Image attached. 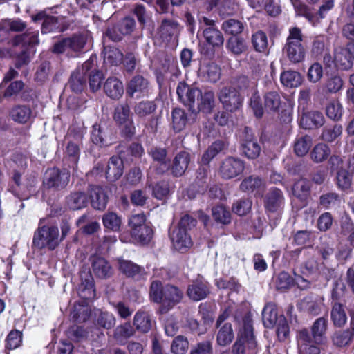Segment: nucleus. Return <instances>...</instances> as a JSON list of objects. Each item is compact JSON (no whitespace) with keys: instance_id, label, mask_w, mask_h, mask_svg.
Returning <instances> with one entry per match:
<instances>
[{"instance_id":"obj_1","label":"nucleus","mask_w":354,"mask_h":354,"mask_svg":"<svg viewBox=\"0 0 354 354\" xmlns=\"http://www.w3.org/2000/svg\"><path fill=\"white\" fill-rule=\"evenodd\" d=\"M257 343L255 339L250 315H245L240 324L237 339L232 346L233 354H257Z\"/></svg>"},{"instance_id":"obj_2","label":"nucleus","mask_w":354,"mask_h":354,"mask_svg":"<svg viewBox=\"0 0 354 354\" xmlns=\"http://www.w3.org/2000/svg\"><path fill=\"white\" fill-rule=\"evenodd\" d=\"M196 224V221L187 214L181 218L178 227L170 232V239L176 250L180 251L192 245V242L188 230Z\"/></svg>"},{"instance_id":"obj_3","label":"nucleus","mask_w":354,"mask_h":354,"mask_svg":"<svg viewBox=\"0 0 354 354\" xmlns=\"http://www.w3.org/2000/svg\"><path fill=\"white\" fill-rule=\"evenodd\" d=\"M59 243V232L57 226L44 225L35 232L33 245L39 249L47 248L53 250Z\"/></svg>"},{"instance_id":"obj_4","label":"nucleus","mask_w":354,"mask_h":354,"mask_svg":"<svg viewBox=\"0 0 354 354\" xmlns=\"http://www.w3.org/2000/svg\"><path fill=\"white\" fill-rule=\"evenodd\" d=\"M302 39L303 36L299 28L295 27L290 29L284 51L292 62H300L304 59L305 51L301 44Z\"/></svg>"},{"instance_id":"obj_5","label":"nucleus","mask_w":354,"mask_h":354,"mask_svg":"<svg viewBox=\"0 0 354 354\" xmlns=\"http://www.w3.org/2000/svg\"><path fill=\"white\" fill-rule=\"evenodd\" d=\"M86 41L87 34L75 35L56 43L53 47V52L56 53H66L71 56H75L73 53L80 52L84 48Z\"/></svg>"},{"instance_id":"obj_6","label":"nucleus","mask_w":354,"mask_h":354,"mask_svg":"<svg viewBox=\"0 0 354 354\" xmlns=\"http://www.w3.org/2000/svg\"><path fill=\"white\" fill-rule=\"evenodd\" d=\"M113 118L121 127L122 132L124 135L127 137H132L135 134L136 127L128 104H119L115 109Z\"/></svg>"},{"instance_id":"obj_7","label":"nucleus","mask_w":354,"mask_h":354,"mask_svg":"<svg viewBox=\"0 0 354 354\" xmlns=\"http://www.w3.org/2000/svg\"><path fill=\"white\" fill-rule=\"evenodd\" d=\"M200 29L203 31V35L205 41L215 47L223 45L224 39L222 33L215 26V21L206 17H199Z\"/></svg>"},{"instance_id":"obj_8","label":"nucleus","mask_w":354,"mask_h":354,"mask_svg":"<svg viewBox=\"0 0 354 354\" xmlns=\"http://www.w3.org/2000/svg\"><path fill=\"white\" fill-rule=\"evenodd\" d=\"M223 108L228 111H234L240 108L243 100L238 91L232 86L221 88L218 94Z\"/></svg>"},{"instance_id":"obj_9","label":"nucleus","mask_w":354,"mask_h":354,"mask_svg":"<svg viewBox=\"0 0 354 354\" xmlns=\"http://www.w3.org/2000/svg\"><path fill=\"white\" fill-rule=\"evenodd\" d=\"M70 174L66 170L48 169L44 176V184L48 187L64 188L69 182Z\"/></svg>"},{"instance_id":"obj_10","label":"nucleus","mask_w":354,"mask_h":354,"mask_svg":"<svg viewBox=\"0 0 354 354\" xmlns=\"http://www.w3.org/2000/svg\"><path fill=\"white\" fill-rule=\"evenodd\" d=\"M245 168L243 160L239 158L228 157L220 167V174L225 179H231L242 174Z\"/></svg>"},{"instance_id":"obj_11","label":"nucleus","mask_w":354,"mask_h":354,"mask_svg":"<svg viewBox=\"0 0 354 354\" xmlns=\"http://www.w3.org/2000/svg\"><path fill=\"white\" fill-rule=\"evenodd\" d=\"M83 138V134L81 131L73 133V129L68 130L66 140L68 141L66 149V154L70 157L72 161L76 164L80 156V145Z\"/></svg>"},{"instance_id":"obj_12","label":"nucleus","mask_w":354,"mask_h":354,"mask_svg":"<svg viewBox=\"0 0 354 354\" xmlns=\"http://www.w3.org/2000/svg\"><path fill=\"white\" fill-rule=\"evenodd\" d=\"M81 283L78 286V295L83 301H91L95 297L93 278L88 272L80 274Z\"/></svg>"},{"instance_id":"obj_13","label":"nucleus","mask_w":354,"mask_h":354,"mask_svg":"<svg viewBox=\"0 0 354 354\" xmlns=\"http://www.w3.org/2000/svg\"><path fill=\"white\" fill-rule=\"evenodd\" d=\"M135 21L131 17H125L120 24L109 29L106 35L113 41L121 40L123 35L130 34L134 29Z\"/></svg>"},{"instance_id":"obj_14","label":"nucleus","mask_w":354,"mask_h":354,"mask_svg":"<svg viewBox=\"0 0 354 354\" xmlns=\"http://www.w3.org/2000/svg\"><path fill=\"white\" fill-rule=\"evenodd\" d=\"M176 93L179 100L185 106H192L198 100L201 91L197 88L190 87L184 82H180L176 88Z\"/></svg>"},{"instance_id":"obj_15","label":"nucleus","mask_w":354,"mask_h":354,"mask_svg":"<svg viewBox=\"0 0 354 354\" xmlns=\"http://www.w3.org/2000/svg\"><path fill=\"white\" fill-rule=\"evenodd\" d=\"M183 292L174 286L167 285L164 287V296L162 304V311L167 312L178 304L183 298Z\"/></svg>"},{"instance_id":"obj_16","label":"nucleus","mask_w":354,"mask_h":354,"mask_svg":"<svg viewBox=\"0 0 354 354\" xmlns=\"http://www.w3.org/2000/svg\"><path fill=\"white\" fill-rule=\"evenodd\" d=\"M149 82L142 76L136 75L128 84L127 93L131 97H140L149 93Z\"/></svg>"},{"instance_id":"obj_17","label":"nucleus","mask_w":354,"mask_h":354,"mask_svg":"<svg viewBox=\"0 0 354 354\" xmlns=\"http://www.w3.org/2000/svg\"><path fill=\"white\" fill-rule=\"evenodd\" d=\"M119 270L127 277L136 278L137 279H144L146 275L144 268L129 260L123 259H118Z\"/></svg>"},{"instance_id":"obj_18","label":"nucleus","mask_w":354,"mask_h":354,"mask_svg":"<svg viewBox=\"0 0 354 354\" xmlns=\"http://www.w3.org/2000/svg\"><path fill=\"white\" fill-rule=\"evenodd\" d=\"M209 293L208 283L200 278L192 281L187 290V296L194 301H200L205 299Z\"/></svg>"},{"instance_id":"obj_19","label":"nucleus","mask_w":354,"mask_h":354,"mask_svg":"<svg viewBox=\"0 0 354 354\" xmlns=\"http://www.w3.org/2000/svg\"><path fill=\"white\" fill-rule=\"evenodd\" d=\"M91 270L93 274L100 279H107L113 274V269L110 263L101 257H92Z\"/></svg>"},{"instance_id":"obj_20","label":"nucleus","mask_w":354,"mask_h":354,"mask_svg":"<svg viewBox=\"0 0 354 354\" xmlns=\"http://www.w3.org/2000/svg\"><path fill=\"white\" fill-rule=\"evenodd\" d=\"M180 30L178 23L173 19H164L158 28V34L164 41H169Z\"/></svg>"},{"instance_id":"obj_21","label":"nucleus","mask_w":354,"mask_h":354,"mask_svg":"<svg viewBox=\"0 0 354 354\" xmlns=\"http://www.w3.org/2000/svg\"><path fill=\"white\" fill-rule=\"evenodd\" d=\"M324 123V117L321 112L312 111L302 114L300 124L305 129H313L322 127Z\"/></svg>"},{"instance_id":"obj_22","label":"nucleus","mask_w":354,"mask_h":354,"mask_svg":"<svg viewBox=\"0 0 354 354\" xmlns=\"http://www.w3.org/2000/svg\"><path fill=\"white\" fill-rule=\"evenodd\" d=\"M324 299L319 296H307L304 297L299 303V306L301 310L317 315L322 312L324 308Z\"/></svg>"},{"instance_id":"obj_23","label":"nucleus","mask_w":354,"mask_h":354,"mask_svg":"<svg viewBox=\"0 0 354 354\" xmlns=\"http://www.w3.org/2000/svg\"><path fill=\"white\" fill-rule=\"evenodd\" d=\"M104 91L110 98L119 100L124 93V86L118 78L110 77L104 82Z\"/></svg>"},{"instance_id":"obj_24","label":"nucleus","mask_w":354,"mask_h":354,"mask_svg":"<svg viewBox=\"0 0 354 354\" xmlns=\"http://www.w3.org/2000/svg\"><path fill=\"white\" fill-rule=\"evenodd\" d=\"M15 46L21 45L24 48H33L39 44V32L32 28H28L26 32L17 35L13 40Z\"/></svg>"},{"instance_id":"obj_25","label":"nucleus","mask_w":354,"mask_h":354,"mask_svg":"<svg viewBox=\"0 0 354 354\" xmlns=\"http://www.w3.org/2000/svg\"><path fill=\"white\" fill-rule=\"evenodd\" d=\"M10 117L15 122L26 124L31 120L32 111L28 105H15L10 111Z\"/></svg>"},{"instance_id":"obj_26","label":"nucleus","mask_w":354,"mask_h":354,"mask_svg":"<svg viewBox=\"0 0 354 354\" xmlns=\"http://www.w3.org/2000/svg\"><path fill=\"white\" fill-rule=\"evenodd\" d=\"M90 196L92 206L97 209H104L108 202V196L105 188L92 186L90 189Z\"/></svg>"},{"instance_id":"obj_27","label":"nucleus","mask_w":354,"mask_h":354,"mask_svg":"<svg viewBox=\"0 0 354 354\" xmlns=\"http://www.w3.org/2000/svg\"><path fill=\"white\" fill-rule=\"evenodd\" d=\"M334 63L336 67L341 70H348L352 66L353 60L348 48L339 47L335 48Z\"/></svg>"},{"instance_id":"obj_28","label":"nucleus","mask_w":354,"mask_h":354,"mask_svg":"<svg viewBox=\"0 0 354 354\" xmlns=\"http://www.w3.org/2000/svg\"><path fill=\"white\" fill-rule=\"evenodd\" d=\"M123 162L118 156H112L107 165L106 177L109 181H115L123 174Z\"/></svg>"},{"instance_id":"obj_29","label":"nucleus","mask_w":354,"mask_h":354,"mask_svg":"<svg viewBox=\"0 0 354 354\" xmlns=\"http://www.w3.org/2000/svg\"><path fill=\"white\" fill-rule=\"evenodd\" d=\"M199 75L210 82H216L221 77V68L213 62L203 63L201 65Z\"/></svg>"},{"instance_id":"obj_30","label":"nucleus","mask_w":354,"mask_h":354,"mask_svg":"<svg viewBox=\"0 0 354 354\" xmlns=\"http://www.w3.org/2000/svg\"><path fill=\"white\" fill-rule=\"evenodd\" d=\"M283 204V197L280 189H271L266 196L265 207L271 212L279 210Z\"/></svg>"},{"instance_id":"obj_31","label":"nucleus","mask_w":354,"mask_h":354,"mask_svg":"<svg viewBox=\"0 0 354 354\" xmlns=\"http://www.w3.org/2000/svg\"><path fill=\"white\" fill-rule=\"evenodd\" d=\"M190 155L186 151L179 152L174 158L171 166L172 174L176 176H182L188 167Z\"/></svg>"},{"instance_id":"obj_32","label":"nucleus","mask_w":354,"mask_h":354,"mask_svg":"<svg viewBox=\"0 0 354 354\" xmlns=\"http://www.w3.org/2000/svg\"><path fill=\"white\" fill-rule=\"evenodd\" d=\"M328 321L324 317H319L315 320L311 328L312 336L316 344H322L326 339Z\"/></svg>"},{"instance_id":"obj_33","label":"nucleus","mask_w":354,"mask_h":354,"mask_svg":"<svg viewBox=\"0 0 354 354\" xmlns=\"http://www.w3.org/2000/svg\"><path fill=\"white\" fill-rule=\"evenodd\" d=\"M297 15L303 16L313 26L319 22L320 18L317 14H314L306 5L300 0H291Z\"/></svg>"},{"instance_id":"obj_34","label":"nucleus","mask_w":354,"mask_h":354,"mask_svg":"<svg viewBox=\"0 0 354 354\" xmlns=\"http://www.w3.org/2000/svg\"><path fill=\"white\" fill-rule=\"evenodd\" d=\"M26 28V24L21 19H13L4 21L0 28V41L7 36L8 31L20 32Z\"/></svg>"},{"instance_id":"obj_35","label":"nucleus","mask_w":354,"mask_h":354,"mask_svg":"<svg viewBox=\"0 0 354 354\" xmlns=\"http://www.w3.org/2000/svg\"><path fill=\"white\" fill-rule=\"evenodd\" d=\"M218 328L216 342L218 345L225 346L229 345L234 339V332L230 323H224Z\"/></svg>"},{"instance_id":"obj_36","label":"nucleus","mask_w":354,"mask_h":354,"mask_svg":"<svg viewBox=\"0 0 354 354\" xmlns=\"http://www.w3.org/2000/svg\"><path fill=\"white\" fill-rule=\"evenodd\" d=\"M133 325L142 333L149 332L152 327L150 315L145 311H138L134 316Z\"/></svg>"},{"instance_id":"obj_37","label":"nucleus","mask_w":354,"mask_h":354,"mask_svg":"<svg viewBox=\"0 0 354 354\" xmlns=\"http://www.w3.org/2000/svg\"><path fill=\"white\" fill-rule=\"evenodd\" d=\"M90 313L91 310L86 301L78 302L74 304L71 316L74 322L82 323L87 320Z\"/></svg>"},{"instance_id":"obj_38","label":"nucleus","mask_w":354,"mask_h":354,"mask_svg":"<svg viewBox=\"0 0 354 354\" xmlns=\"http://www.w3.org/2000/svg\"><path fill=\"white\" fill-rule=\"evenodd\" d=\"M171 119L172 128L176 132L184 129L188 122L187 113L180 108L173 109L171 112Z\"/></svg>"},{"instance_id":"obj_39","label":"nucleus","mask_w":354,"mask_h":354,"mask_svg":"<svg viewBox=\"0 0 354 354\" xmlns=\"http://www.w3.org/2000/svg\"><path fill=\"white\" fill-rule=\"evenodd\" d=\"M280 80L283 86L294 88L299 86L301 84L302 77L299 73L290 70L281 73Z\"/></svg>"},{"instance_id":"obj_40","label":"nucleus","mask_w":354,"mask_h":354,"mask_svg":"<svg viewBox=\"0 0 354 354\" xmlns=\"http://www.w3.org/2000/svg\"><path fill=\"white\" fill-rule=\"evenodd\" d=\"M264 186L263 181L258 176H250L245 178L240 185V189L243 192H259Z\"/></svg>"},{"instance_id":"obj_41","label":"nucleus","mask_w":354,"mask_h":354,"mask_svg":"<svg viewBox=\"0 0 354 354\" xmlns=\"http://www.w3.org/2000/svg\"><path fill=\"white\" fill-rule=\"evenodd\" d=\"M87 203L88 198L83 192L73 193L66 198V204L68 207L73 210H77L85 207Z\"/></svg>"},{"instance_id":"obj_42","label":"nucleus","mask_w":354,"mask_h":354,"mask_svg":"<svg viewBox=\"0 0 354 354\" xmlns=\"http://www.w3.org/2000/svg\"><path fill=\"white\" fill-rule=\"evenodd\" d=\"M91 138L94 144L101 147L111 144V141L108 139L104 128L98 124H95L93 126Z\"/></svg>"},{"instance_id":"obj_43","label":"nucleus","mask_w":354,"mask_h":354,"mask_svg":"<svg viewBox=\"0 0 354 354\" xmlns=\"http://www.w3.org/2000/svg\"><path fill=\"white\" fill-rule=\"evenodd\" d=\"M312 138L310 136L297 137L295 141L294 150L298 156L306 155L312 146Z\"/></svg>"},{"instance_id":"obj_44","label":"nucleus","mask_w":354,"mask_h":354,"mask_svg":"<svg viewBox=\"0 0 354 354\" xmlns=\"http://www.w3.org/2000/svg\"><path fill=\"white\" fill-rule=\"evenodd\" d=\"M227 48L234 55H241L248 49L245 40L239 37H232L227 42Z\"/></svg>"},{"instance_id":"obj_45","label":"nucleus","mask_w":354,"mask_h":354,"mask_svg":"<svg viewBox=\"0 0 354 354\" xmlns=\"http://www.w3.org/2000/svg\"><path fill=\"white\" fill-rule=\"evenodd\" d=\"M331 319L335 326H343L347 320L344 308L339 303H335L331 310Z\"/></svg>"},{"instance_id":"obj_46","label":"nucleus","mask_w":354,"mask_h":354,"mask_svg":"<svg viewBox=\"0 0 354 354\" xmlns=\"http://www.w3.org/2000/svg\"><path fill=\"white\" fill-rule=\"evenodd\" d=\"M261 147L257 141L247 139L242 144V152L249 159H254L259 156Z\"/></svg>"},{"instance_id":"obj_47","label":"nucleus","mask_w":354,"mask_h":354,"mask_svg":"<svg viewBox=\"0 0 354 354\" xmlns=\"http://www.w3.org/2000/svg\"><path fill=\"white\" fill-rule=\"evenodd\" d=\"M123 59L122 53L116 48L106 46L104 50V61L110 65H118Z\"/></svg>"},{"instance_id":"obj_48","label":"nucleus","mask_w":354,"mask_h":354,"mask_svg":"<svg viewBox=\"0 0 354 354\" xmlns=\"http://www.w3.org/2000/svg\"><path fill=\"white\" fill-rule=\"evenodd\" d=\"M252 44L257 52L265 53L268 49L267 35L261 30H259L252 35Z\"/></svg>"},{"instance_id":"obj_49","label":"nucleus","mask_w":354,"mask_h":354,"mask_svg":"<svg viewBox=\"0 0 354 354\" xmlns=\"http://www.w3.org/2000/svg\"><path fill=\"white\" fill-rule=\"evenodd\" d=\"M104 226L112 231H119L122 223V219L117 214L109 212L102 217Z\"/></svg>"},{"instance_id":"obj_50","label":"nucleus","mask_w":354,"mask_h":354,"mask_svg":"<svg viewBox=\"0 0 354 354\" xmlns=\"http://www.w3.org/2000/svg\"><path fill=\"white\" fill-rule=\"evenodd\" d=\"M224 144L222 141L217 140L213 142L204 153L201 158V162L207 165L220 151L223 150Z\"/></svg>"},{"instance_id":"obj_51","label":"nucleus","mask_w":354,"mask_h":354,"mask_svg":"<svg viewBox=\"0 0 354 354\" xmlns=\"http://www.w3.org/2000/svg\"><path fill=\"white\" fill-rule=\"evenodd\" d=\"M329 147L323 143H319L313 148L310 153L311 159L316 162L324 161L330 155Z\"/></svg>"},{"instance_id":"obj_52","label":"nucleus","mask_w":354,"mask_h":354,"mask_svg":"<svg viewBox=\"0 0 354 354\" xmlns=\"http://www.w3.org/2000/svg\"><path fill=\"white\" fill-rule=\"evenodd\" d=\"M201 100L198 104L200 110L205 113H209L214 106V93L212 91H205L203 94L200 95Z\"/></svg>"},{"instance_id":"obj_53","label":"nucleus","mask_w":354,"mask_h":354,"mask_svg":"<svg viewBox=\"0 0 354 354\" xmlns=\"http://www.w3.org/2000/svg\"><path fill=\"white\" fill-rule=\"evenodd\" d=\"M336 183L339 189L346 191L352 185V176L346 169H341L337 171L336 176Z\"/></svg>"},{"instance_id":"obj_54","label":"nucleus","mask_w":354,"mask_h":354,"mask_svg":"<svg viewBox=\"0 0 354 354\" xmlns=\"http://www.w3.org/2000/svg\"><path fill=\"white\" fill-rule=\"evenodd\" d=\"M156 104L153 101H141L134 108L135 113L140 118L146 117L155 111Z\"/></svg>"},{"instance_id":"obj_55","label":"nucleus","mask_w":354,"mask_h":354,"mask_svg":"<svg viewBox=\"0 0 354 354\" xmlns=\"http://www.w3.org/2000/svg\"><path fill=\"white\" fill-rule=\"evenodd\" d=\"M263 322L266 328H272L277 322V310L271 305H267L264 307L262 312Z\"/></svg>"},{"instance_id":"obj_56","label":"nucleus","mask_w":354,"mask_h":354,"mask_svg":"<svg viewBox=\"0 0 354 354\" xmlns=\"http://www.w3.org/2000/svg\"><path fill=\"white\" fill-rule=\"evenodd\" d=\"M342 133V127L341 125L327 126L323 129L322 138L324 141L331 142L339 137Z\"/></svg>"},{"instance_id":"obj_57","label":"nucleus","mask_w":354,"mask_h":354,"mask_svg":"<svg viewBox=\"0 0 354 354\" xmlns=\"http://www.w3.org/2000/svg\"><path fill=\"white\" fill-rule=\"evenodd\" d=\"M319 203L325 208L332 209L340 205L341 198L336 193H328L320 196Z\"/></svg>"},{"instance_id":"obj_58","label":"nucleus","mask_w":354,"mask_h":354,"mask_svg":"<svg viewBox=\"0 0 354 354\" xmlns=\"http://www.w3.org/2000/svg\"><path fill=\"white\" fill-rule=\"evenodd\" d=\"M292 190L295 197L304 200L309 193V183L305 179H301L294 184Z\"/></svg>"},{"instance_id":"obj_59","label":"nucleus","mask_w":354,"mask_h":354,"mask_svg":"<svg viewBox=\"0 0 354 354\" xmlns=\"http://www.w3.org/2000/svg\"><path fill=\"white\" fill-rule=\"evenodd\" d=\"M189 347V342L186 337L178 335L174 338L171 345L172 354H186Z\"/></svg>"},{"instance_id":"obj_60","label":"nucleus","mask_w":354,"mask_h":354,"mask_svg":"<svg viewBox=\"0 0 354 354\" xmlns=\"http://www.w3.org/2000/svg\"><path fill=\"white\" fill-rule=\"evenodd\" d=\"M147 225L145 215L142 213L132 215L129 220L131 235H138V230Z\"/></svg>"},{"instance_id":"obj_61","label":"nucleus","mask_w":354,"mask_h":354,"mask_svg":"<svg viewBox=\"0 0 354 354\" xmlns=\"http://www.w3.org/2000/svg\"><path fill=\"white\" fill-rule=\"evenodd\" d=\"M86 84V77L82 75L80 71H76L71 77L69 85L71 89L75 92H81Z\"/></svg>"},{"instance_id":"obj_62","label":"nucleus","mask_w":354,"mask_h":354,"mask_svg":"<svg viewBox=\"0 0 354 354\" xmlns=\"http://www.w3.org/2000/svg\"><path fill=\"white\" fill-rule=\"evenodd\" d=\"M212 216L215 221L223 224H227L230 222V212L223 205H218L212 209Z\"/></svg>"},{"instance_id":"obj_63","label":"nucleus","mask_w":354,"mask_h":354,"mask_svg":"<svg viewBox=\"0 0 354 354\" xmlns=\"http://www.w3.org/2000/svg\"><path fill=\"white\" fill-rule=\"evenodd\" d=\"M96 324L99 327L110 329L115 324V319L113 314L108 312H100L96 319Z\"/></svg>"},{"instance_id":"obj_64","label":"nucleus","mask_w":354,"mask_h":354,"mask_svg":"<svg viewBox=\"0 0 354 354\" xmlns=\"http://www.w3.org/2000/svg\"><path fill=\"white\" fill-rule=\"evenodd\" d=\"M151 299L156 303H160L164 296V288L160 281L155 280L151 282L149 290Z\"/></svg>"}]
</instances>
